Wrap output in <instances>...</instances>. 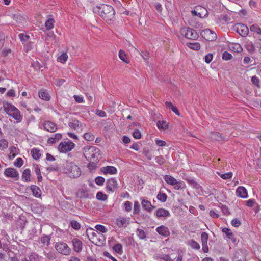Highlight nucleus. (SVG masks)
Here are the masks:
<instances>
[{"mask_svg": "<svg viewBox=\"0 0 261 261\" xmlns=\"http://www.w3.org/2000/svg\"><path fill=\"white\" fill-rule=\"evenodd\" d=\"M93 11L108 23L113 22L115 20V10L110 5L101 4L100 6H96L94 8Z\"/></svg>", "mask_w": 261, "mask_h": 261, "instance_id": "1", "label": "nucleus"}, {"mask_svg": "<svg viewBox=\"0 0 261 261\" xmlns=\"http://www.w3.org/2000/svg\"><path fill=\"white\" fill-rule=\"evenodd\" d=\"M84 155L87 161H98V156L101 155L100 150L95 146H87L84 148Z\"/></svg>", "mask_w": 261, "mask_h": 261, "instance_id": "2", "label": "nucleus"}, {"mask_svg": "<svg viewBox=\"0 0 261 261\" xmlns=\"http://www.w3.org/2000/svg\"><path fill=\"white\" fill-rule=\"evenodd\" d=\"M66 169L67 170L66 173H68L70 177L77 178L81 174V171L79 167L72 162L67 164Z\"/></svg>", "mask_w": 261, "mask_h": 261, "instance_id": "3", "label": "nucleus"}, {"mask_svg": "<svg viewBox=\"0 0 261 261\" xmlns=\"http://www.w3.org/2000/svg\"><path fill=\"white\" fill-rule=\"evenodd\" d=\"M180 32L182 36L189 39L196 40L199 37L197 32L195 30L189 27L182 28L180 29Z\"/></svg>", "mask_w": 261, "mask_h": 261, "instance_id": "4", "label": "nucleus"}, {"mask_svg": "<svg viewBox=\"0 0 261 261\" xmlns=\"http://www.w3.org/2000/svg\"><path fill=\"white\" fill-rule=\"evenodd\" d=\"M55 248L59 253L64 255H69L71 251L68 245L63 242L56 243L55 245Z\"/></svg>", "mask_w": 261, "mask_h": 261, "instance_id": "5", "label": "nucleus"}, {"mask_svg": "<svg viewBox=\"0 0 261 261\" xmlns=\"http://www.w3.org/2000/svg\"><path fill=\"white\" fill-rule=\"evenodd\" d=\"M74 146V143L71 141L61 142L59 145L58 150L60 152L66 153L71 151Z\"/></svg>", "mask_w": 261, "mask_h": 261, "instance_id": "6", "label": "nucleus"}, {"mask_svg": "<svg viewBox=\"0 0 261 261\" xmlns=\"http://www.w3.org/2000/svg\"><path fill=\"white\" fill-rule=\"evenodd\" d=\"M200 35L206 40L212 41L217 38L216 34L209 29L203 30L200 32Z\"/></svg>", "mask_w": 261, "mask_h": 261, "instance_id": "7", "label": "nucleus"}, {"mask_svg": "<svg viewBox=\"0 0 261 261\" xmlns=\"http://www.w3.org/2000/svg\"><path fill=\"white\" fill-rule=\"evenodd\" d=\"M233 29L242 37H246L249 32L248 27L243 23L236 24L234 25Z\"/></svg>", "mask_w": 261, "mask_h": 261, "instance_id": "8", "label": "nucleus"}, {"mask_svg": "<svg viewBox=\"0 0 261 261\" xmlns=\"http://www.w3.org/2000/svg\"><path fill=\"white\" fill-rule=\"evenodd\" d=\"M247 250L244 249H239L236 250L233 261H246Z\"/></svg>", "mask_w": 261, "mask_h": 261, "instance_id": "9", "label": "nucleus"}, {"mask_svg": "<svg viewBox=\"0 0 261 261\" xmlns=\"http://www.w3.org/2000/svg\"><path fill=\"white\" fill-rule=\"evenodd\" d=\"M4 174L6 176L14 178L16 181L19 179V173L14 168H6L4 171Z\"/></svg>", "mask_w": 261, "mask_h": 261, "instance_id": "10", "label": "nucleus"}, {"mask_svg": "<svg viewBox=\"0 0 261 261\" xmlns=\"http://www.w3.org/2000/svg\"><path fill=\"white\" fill-rule=\"evenodd\" d=\"M118 183L115 178H111L107 180L106 182V188L108 191L114 192L117 189H118Z\"/></svg>", "mask_w": 261, "mask_h": 261, "instance_id": "11", "label": "nucleus"}, {"mask_svg": "<svg viewBox=\"0 0 261 261\" xmlns=\"http://www.w3.org/2000/svg\"><path fill=\"white\" fill-rule=\"evenodd\" d=\"M210 138L213 140L221 141L227 140L229 136L219 132H214L211 133Z\"/></svg>", "mask_w": 261, "mask_h": 261, "instance_id": "12", "label": "nucleus"}, {"mask_svg": "<svg viewBox=\"0 0 261 261\" xmlns=\"http://www.w3.org/2000/svg\"><path fill=\"white\" fill-rule=\"evenodd\" d=\"M208 239V234L205 232L201 233V240L202 245V250L204 253H207L209 251L207 245V241Z\"/></svg>", "mask_w": 261, "mask_h": 261, "instance_id": "13", "label": "nucleus"}, {"mask_svg": "<svg viewBox=\"0 0 261 261\" xmlns=\"http://www.w3.org/2000/svg\"><path fill=\"white\" fill-rule=\"evenodd\" d=\"M77 195L80 198H91L93 197V194L89 192V190L85 189H79Z\"/></svg>", "mask_w": 261, "mask_h": 261, "instance_id": "14", "label": "nucleus"}, {"mask_svg": "<svg viewBox=\"0 0 261 261\" xmlns=\"http://www.w3.org/2000/svg\"><path fill=\"white\" fill-rule=\"evenodd\" d=\"M3 107L5 111L8 115L16 111L17 109V108L11 103L6 101H3Z\"/></svg>", "mask_w": 261, "mask_h": 261, "instance_id": "15", "label": "nucleus"}, {"mask_svg": "<svg viewBox=\"0 0 261 261\" xmlns=\"http://www.w3.org/2000/svg\"><path fill=\"white\" fill-rule=\"evenodd\" d=\"M156 231L160 235H161L164 237H168L170 234V232L168 228L163 225L158 227L156 228Z\"/></svg>", "mask_w": 261, "mask_h": 261, "instance_id": "16", "label": "nucleus"}, {"mask_svg": "<svg viewBox=\"0 0 261 261\" xmlns=\"http://www.w3.org/2000/svg\"><path fill=\"white\" fill-rule=\"evenodd\" d=\"M43 127L44 129L51 133L56 132L57 129L56 124L50 121L45 122L43 124Z\"/></svg>", "mask_w": 261, "mask_h": 261, "instance_id": "17", "label": "nucleus"}, {"mask_svg": "<svg viewBox=\"0 0 261 261\" xmlns=\"http://www.w3.org/2000/svg\"><path fill=\"white\" fill-rule=\"evenodd\" d=\"M73 250L76 252H80L83 249V243L81 241L77 238H74L72 240Z\"/></svg>", "mask_w": 261, "mask_h": 261, "instance_id": "18", "label": "nucleus"}, {"mask_svg": "<svg viewBox=\"0 0 261 261\" xmlns=\"http://www.w3.org/2000/svg\"><path fill=\"white\" fill-rule=\"evenodd\" d=\"M236 195L242 198H245L248 197V193L246 189L243 186H239L237 188L236 191Z\"/></svg>", "mask_w": 261, "mask_h": 261, "instance_id": "19", "label": "nucleus"}, {"mask_svg": "<svg viewBox=\"0 0 261 261\" xmlns=\"http://www.w3.org/2000/svg\"><path fill=\"white\" fill-rule=\"evenodd\" d=\"M101 171L105 174H115L117 172V170L116 167L111 166H107L103 167L101 168Z\"/></svg>", "mask_w": 261, "mask_h": 261, "instance_id": "20", "label": "nucleus"}, {"mask_svg": "<svg viewBox=\"0 0 261 261\" xmlns=\"http://www.w3.org/2000/svg\"><path fill=\"white\" fill-rule=\"evenodd\" d=\"M141 204L142 207L149 213L151 212L155 208L154 206L151 204V202L147 200L143 199Z\"/></svg>", "mask_w": 261, "mask_h": 261, "instance_id": "21", "label": "nucleus"}, {"mask_svg": "<svg viewBox=\"0 0 261 261\" xmlns=\"http://www.w3.org/2000/svg\"><path fill=\"white\" fill-rule=\"evenodd\" d=\"M222 231L226 234V237L232 242V243H236V239L230 229L225 227L222 229Z\"/></svg>", "mask_w": 261, "mask_h": 261, "instance_id": "22", "label": "nucleus"}, {"mask_svg": "<svg viewBox=\"0 0 261 261\" xmlns=\"http://www.w3.org/2000/svg\"><path fill=\"white\" fill-rule=\"evenodd\" d=\"M155 215L158 218L167 217L170 216L169 212L163 208H159L156 210Z\"/></svg>", "mask_w": 261, "mask_h": 261, "instance_id": "23", "label": "nucleus"}, {"mask_svg": "<svg viewBox=\"0 0 261 261\" xmlns=\"http://www.w3.org/2000/svg\"><path fill=\"white\" fill-rule=\"evenodd\" d=\"M30 189L32 191L33 196L36 197H40L41 196V191L39 187L36 185H32Z\"/></svg>", "mask_w": 261, "mask_h": 261, "instance_id": "24", "label": "nucleus"}, {"mask_svg": "<svg viewBox=\"0 0 261 261\" xmlns=\"http://www.w3.org/2000/svg\"><path fill=\"white\" fill-rule=\"evenodd\" d=\"M62 137V135L60 133H57L54 137H50L48 139L47 142L48 144H53L58 142Z\"/></svg>", "mask_w": 261, "mask_h": 261, "instance_id": "25", "label": "nucleus"}, {"mask_svg": "<svg viewBox=\"0 0 261 261\" xmlns=\"http://www.w3.org/2000/svg\"><path fill=\"white\" fill-rule=\"evenodd\" d=\"M12 18L18 23H22L25 21V18L20 13L12 15Z\"/></svg>", "mask_w": 261, "mask_h": 261, "instance_id": "26", "label": "nucleus"}, {"mask_svg": "<svg viewBox=\"0 0 261 261\" xmlns=\"http://www.w3.org/2000/svg\"><path fill=\"white\" fill-rule=\"evenodd\" d=\"M127 220L123 217H119L116 220V224L119 227H126Z\"/></svg>", "mask_w": 261, "mask_h": 261, "instance_id": "27", "label": "nucleus"}, {"mask_svg": "<svg viewBox=\"0 0 261 261\" xmlns=\"http://www.w3.org/2000/svg\"><path fill=\"white\" fill-rule=\"evenodd\" d=\"M39 97L44 100L48 101L50 99V96L46 90H41L38 92Z\"/></svg>", "mask_w": 261, "mask_h": 261, "instance_id": "28", "label": "nucleus"}, {"mask_svg": "<svg viewBox=\"0 0 261 261\" xmlns=\"http://www.w3.org/2000/svg\"><path fill=\"white\" fill-rule=\"evenodd\" d=\"M31 171L29 169H25L22 174V179L25 182L30 181Z\"/></svg>", "mask_w": 261, "mask_h": 261, "instance_id": "29", "label": "nucleus"}, {"mask_svg": "<svg viewBox=\"0 0 261 261\" xmlns=\"http://www.w3.org/2000/svg\"><path fill=\"white\" fill-rule=\"evenodd\" d=\"M68 126L73 129H76L82 126V123L77 119H74L72 122L68 123Z\"/></svg>", "mask_w": 261, "mask_h": 261, "instance_id": "30", "label": "nucleus"}, {"mask_svg": "<svg viewBox=\"0 0 261 261\" xmlns=\"http://www.w3.org/2000/svg\"><path fill=\"white\" fill-rule=\"evenodd\" d=\"M157 126L160 130L167 129L169 128V123L166 121H159L157 122Z\"/></svg>", "mask_w": 261, "mask_h": 261, "instance_id": "31", "label": "nucleus"}, {"mask_svg": "<svg viewBox=\"0 0 261 261\" xmlns=\"http://www.w3.org/2000/svg\"><path fill=\"white\" fill-rule=\"evenodd\" d=\"M9 116L12 117L19 122L21 121L22 119V117L20 115V113L17 109L16 110V111L14 112L11 114H9Z\"/></svg>", "mask_w": 261, "mask_h": 261, "instance_id": "32", "label": "nucleus"}, {"mask_svg": "<svg viewBox=\"0 0 261 261\" xmlns=\"http://www.w3.org/2000/svg\"><path fill=\"white\" fill-rule=\"evenodd\" d=\"M186 180L193 188L198 190L202 188V187L198 183H197L194 179L187 178L186 179Z\"/></svg>", "mask_w": 261, "mask_h": 261, "instance_id": "33", "label": "nucleus"}, {"mask_svg": "<svg viewBox=\"0 0 261 261\" xmlns=\"http://www.w3.org/2000/svg\"><path fill=\"white\" fill-rule=\"evenodd\" d=\"M164 179L167 183L170 185L173 186L176 184V179L170 175H166L164 176Z\"/></svg>", "mask_w": 261, "mask_h": 261, "instance_id": "34", "label": "nucleus"}, {"mask_svg": "<svg viewBox=\"0 0 261 261\" xmlns=\"http://www.w3.org/2000/svg\"><path fill=\"white\" fill-rule=\"evenodd\" d=\"M31 153L32 158L35 160H38L41 156L40 150L37 148L32 149Z\"/></svg>", "mask_w": 261, "mask_h": 261, "instance_id": "35", "label": "nucleus"}, {"mask_svg": "<svg viewBox=\"0 0 261 261\" xmlns=\"http://www.w3.org/2000/svg\"><path fill=\"white\" fill-rule=\"evenodd\" d=\"M119 58L122 60L123 62H124L126 63H129V60L127 58V55L125 53V52L122 49H120L119 51Z\"/></svg>", "mask_w": 261, "mask_h": 261, "instance_id": "36", "label": "nucleus"}, {"mask_svg": "<svg viewBox=\"0 0 261 261\" xmlns=\"http://www.w3.org/2000/svg\"><path fill=\"white\" fill-rule=\"evenodd\" d=\"M69 225L76 230H79L81 227V225L79 222L74 220H72L69 223Z\"/></svg>", "mask_w": 261, "mask_h": 261, "instance_id": "37", "label": "nucleus"}, {"mask_svg": "<svg viewBox=\"0 0 261 261\" xmlns=\"http://www.w3.org/2000/svg\"><path fill=\"white\" fill-rule=\"evenodd\" d=\"M218 19L220 21H223L225 23H229L231 18L227 14H221L218 16Z\"/></svg>", "mask_w": 261, "mask_h": 261, "instance_id": "38", "label": "nucleus"}, {"mask_svg": "<svg viewBox=\"0 0 261 261\" xmlns=\"http://www.w3.org/2000/svg\"><path fill=\"white\" fill-rule=\"evenodd\" d=\"M165 104L167 107L171 108L172 111L173 112H174L176 115H177L178 116L180 115V113H179V111H178V109L177 108V107L174 106L171 102L166 101L165 103Z\"/></svg>", "mask_w": 261, "mask_h": 261, "instance_id": "39", "label": "nucleus"}, {"mask_svg": "<svg viewBox=\"0 0 261 261\" xmlns=\"http://www.w3.org/2000/svg\"><path fill=\"white\" fill-rule=\"evenodd\" d=\"M187 45L190 48L195 50H199L200 49V44L198 42L188 43Z\"/></svg>", "mask_w": 261, "mask_h": 261, "instance_id": "40", "label": "nucleus"}, {"mask_svg": "<svg viewBox=\"0 0 261 261\" xmlns=\"http://www.w3.org/2000/svg\"><path fill=\"white\" fill-rule=\"evenodd\" d=\"M188 244L193 249L199 250L200 248V245L194 240H191L188 242Z\"/></svg>", "mask_w": 261, "mask_h": 261, "instance_id": "41", "label": "nucleus"}, {"mask_svg": "<svg viewBox=\"0 0 261 261\" xmlns=\"http://www.w3.org/2000/svg\"><path fill=\"white\" fill-rule=\"evenodd\" d=\"M55 22L53 18H50L47 19L45 23V27L47 30H50L54 27V23Z\"/></svg>", "mask_w": 261, "mask_h": 261, "instance_id": "42", "label": "nucleus"}, {"mask_svg": "<svg viewBox=\"0 0 261 261\" xmlns=\"http://www.w3.org/2000/svg\"><path fill=\"white\" fill-rule=\"evenodd\" d=\"M113 249L118 254H121L123 252L122 245L120 243L116 244L113 247Z\"/></svg>", "mask_w": 261, "mask_h": 261, "instance_id": "43", "label": "nucleus"}, {"mask_svg": "<svg viewBox=\"0 0 261 261\" xmlns=\"http://www.w3.org/2000/svg\"><path fill=\"white\" fill-rule=\"evenodd\" d=\"M173 186H174V188L175 190H177L182 189L184 188H185V187H186L185 184L184 183V181H178L177 180H176V184H175V185H174Z\"/></svg>", "mask_w": 261, "mask_h": 261, "instance_id": "44", "label": "nucleus"}, {"mask_svg": "<svg viewBox=\"0 0 261 261\" xmlns=\"http://www.w3.org/2000/svg\"><path fill=\"white\" fill-rule=\"evenodd\" d=\"M96 198L98 200L105 201L107 199L108 196L102 192H98L96 194Z\"/></svg>", "mask_w": 261, "mask_h": 261, "instance_id": "45", "label": "nucleus"}, {"mask_svg": "<svg viewBox=\"0 0 261 261\" xmlns=\"http://www.w3.org/2000/svg\"><path fill=\"white\" fill-rule=\"evenodd\" d=\"M29 261H39L40 258L39 255L34 252H32L29 256H28Z\"/></svg>", "mask_w": 261, "mask_h": 261, "instance_id": "46", "label": "nucleus"}, {"mask_svg": "<svg viewBox=\"0 0 261 261\" xmlns=\"http://www.w3.org/2000/svg\"><path fill=\"white\" fill-rule=\"evenodd\" d=\"M156 197L158 200L162 202H165L167 199V195L165 193H162L161 192H159Z\"/></svg>", "mask_w": 261, "mask_h": 261, "instance_id": "47", "label": "nucleus"}, {"mask_svg": "<svg viewBox=\"0 0 261 261\" xmlns=\"http://www.w3.org/2000/svg\"><path fill=\"white\" fill-rule=\"evenodd\" d=\"M136 233H137L138 237L140 239H144L146 237V233L145 232V231L143 230H142L141 229L138 228L136 230Z\"/></svg>", "mask_w": 261, "mask_h": 261, "instance_id": "48", "label": "nucleus"}, {"mask_svg": "<svg viewBox=\"0 0 261 261\" xmlns=\"http://www.w3.org/2000/svg\"><path fill=\"white\" fill-rule=\"evenodd\" d=\"M50 237L49 236L44 235L41 238L40 241L43 244H46L48 246L50 244Z\"/></svg>", "mask_w": 261, "mask_h": 261, "instance_id": "49", "label": "nucleus"}, {"mask_svg": "<svg viewBox=\"0 0 261 261\" xmlns=\"http://www.w3.org/2000/svg\"><path fill=\"white\" fill-rule=\"evenodd\" d=\"M84 138L88 141H93L94 139V136L91 133H86L84 135Z\"/></svg>", "mask_w": 261, "mask_h": 261, "instance_id": "50", "label": "nucleus"}, {"mask_svg": "<svg viewBox=\"0 0 261 261\" xmlns=\"http://www.w3.org/2000/svg\"><path fill=\"white\" fill-rule=\"evenodd\" d=\"M250 29L252 32H256L258 34H261V29L256 24H253L251 25Z\"/></svg>", "mask_w": 261, "mask_h": 261, "instance_id": "51", "label": "nucleus"}, {"mask_svg": "<svg viewBox=\"0 0 261 261\" xmlns=\"http://www.w3.org/2000/svg\"><path fill=\"white\" fill-rule=\"evenodd\" d=\"M219 176L223 179H229L232 178V173L231 172H229L226 173L220 174L218 173Z\"/></svg>", "mask_w": 261, "mask_h": 261, "instance_id": "52", "label": "nucleus"}, {"mask_svg": "<svg viewBox=\"0 0 261 261\" xmlns=\"http://www.w3.org/2000/svg\"><path fill=\"white\" fill-rule=\"evenodd\" d=\"M8 146V142L4 139L0 140V149L4 150L6 149Z\"/></svg>", "mask_w": 261, "mask_h": 261, "instance_id": "53", "label": "nucleus"}, {"mask_svg": "<svg viewBox=\"0 0 261 261\" xmlns=\"http://www.w3.org/2000/svg\"><path fill=\"white\" fill-rule=\"evenodd\" d=\"M232 56L231 55V54H230L228 51H225L223 53L222 59L224 60H226V61L230 60L232 59Z\"/></svg>", "mask_w": 261, "mask_h": 261, "instance_id": "54", "label": "nucleus"}, {"mask_svg": "<svg viewBox=\"0 0 261 261\" xmlns=\"http://www.w3.org/2000/svg\"><path fill=\"white\" fill-rule=\"evenodd\" d=\"M23 164V161L21 158H17L14 163V165L17 167H21Z\"/></svg>", "mask_w": 261, "mask_h": 261, "instance_id": "55", "label": "nucleus"}, {"mask_svg": "<svg viewBox=\"0 0 261 261\" xmlns=\"http://www.w3.org/2000/svg\"><path fill=\"white\" fill-rule=\"evenodd\" d=\"M95 227L97 230L102 233H106L108 230L105 226L100 224L96 225Z\"/></svg>", "mask_w": 261, "mask_h": 261, "instance_id": "56", "label": "nucleus"}, {"mask_svg": "<svg viewBox=\"0 0 261 261\" xmlns=\"http://www.w3.org/2000/svg\"><path fill=\"white\" fill-rule=\"evenodd\" d=\"M96 184L99 186H102L103 185L105 179L101 176H98L95 179Z\"/></svg>", "mask_w": 261, "mask_h": 261, "instance_id": "57", "label": "nucleus"}, {"mask_svg": "<svg viewBox=\"0 0 261 261\" xmlns=\"http://www.w3.org/2000/svg\"><path fill=\"white\" fill-rule=\"evenodd\" d=\"M32 65L36 70H39L43 67L38 61L33 62Z\"/></svg>", "mask_w": 261, "mask_h": 261, "instance_id": "58", "label": "nucleus"}, {"mask_svg": "<svg viewBox=\"0 0 261 261\" xmlns=\"http://www.w3.org/2000/svg\"><path fill=\"white\" fill-rule=\"evenodd\" d=\"M133 136L136 139H140L142 137V134L140 130L138 129H135L133 133Z\"/></svg>", "mask_w": 261, "mask_h": 261, "instance_id": "59", "label": "nucleus"}, {"mask_svg": "<svg viewBox=\"0 0 261 261\" xmlns=\"http://www.w3.org/2000/svg\"><path fill=\"white\" fill-rule=\"evenodd\" d=\"M194 18H191L190 19L189 21V25L195 28H198L200 26V24L198 22L195 23L194 21Z\"/></svg>", "mask_w": 261, "mask_h": 261, "instance_id": "60", "label": "nucleus"}, {"mask_svg": "<svg viewBox=\"0 0 261 261\" xmlns=\"http://www.w3.org/2000/svg\"><path fill=\"white\" fill-rule=\"evenodd\" d=\"M251 82L254 85H255L256 86H257V87L259 88L260 87V85H259V79L256 77V76H253L251 78Z\"/></svg>", "mask_w": 261, "mask_h": 261, "instance_id": "61", "label": "nucleus"}, {"mask_svg": "<svg viewBox=\"0 0 261 261\" xmlns=\"http://www.w3.org/2000/svg\"><path fill=\"white\" fill-rule=\"evenodd\" d=\"M18 37L22 42L27 41L30 38L29 36L20 33L18 35Z\"/></svg>", "mask_w": 261, "mask_h": 261, "instance_id": "62", "label": "nucleus"}, {"mask_svg": "<svg viewBox=\"0 0 261 261\" xmlns=\"http://www.w3.org/2000/svg\"><path fill=\"white\" fill-rule=\"evenodd\" d=\"M231 225L235 227H239L240 225H241V222L237 219H233L232 221H231Z\"/></svg>", "mask_w": 261, "mask_h": 261, "instance_id": "63", "label": "nucleus"}, {"mask_svg": "<svg viewBox=\"0 0 261 261\" xmlns=\"http://www.w3.org/2000/svg\"><path fill=\"white\" fill-rule=\"evenodd\" d=\"M125 210L126 212H129L132 210V203L129 201L125 202L124 204Z\"/></svg>", "mask_w": 261, "mask_h": 261, "instance_id": "64", "label": "nucleus"}]
</instances>
